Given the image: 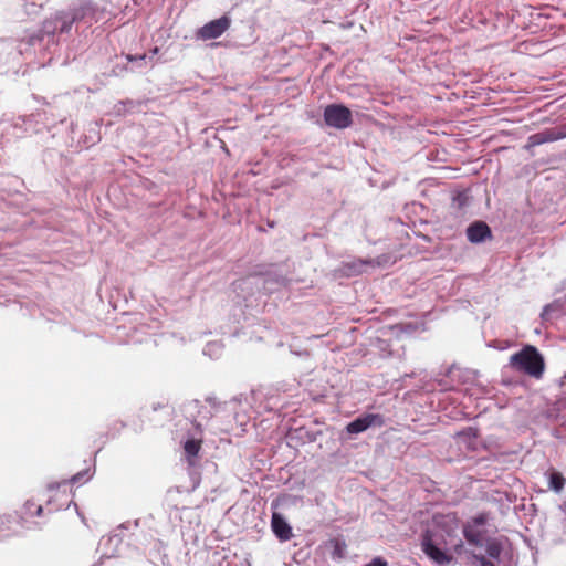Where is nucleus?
Returning <instances> with one entry per match:
<instances>
[{
	"label": "nucleus",
	"instance_id": "1",
	"mask_svg": "<svg viewBox=\"0 0 566 566\" xmlns=\"http://www.w3.org/2000/svg\"><path fill=\"white\" fill-rule=\"evenodd\" d=\"M510 365L513 369L536 379L542 378L545 369L542 355L532 345H526L520 352L513 354L510 357Z\"/></svg>",
	"mask_w": 566,
	"mask_h": 566
},
{
	"label": "nucleus",
	"instance_id": "2",
	"mask_svg": "<svg viewBox=\"0 0 566 566\" xmlns=\"http://www.w3.org/2000/svg\"><path fill=\"white\" fill-rule=\"evenodd\" d=\"M434 526L446 535L444 544L452 545L455 553L460 554L463 548L462 539L458 538L455 543H453L454 537H457V532L460 527V520L455 513H447V514H436L433 516Z\"/></svg>",
	"mask_w": 566,
	"mask_h": 566
},
{
	"label": "nucleus",
	"instance_id": "3",
	"mask_svg": "<svg viewBox=\"0 0 566 566\" xmlns=\"http://www.w3.org/2000/svg\"><path fill=\"white\" fill-rule=\"evenodd\" d=\"M490 520V514L486 512L479 513L478 515L471 517L463 524V535L469 544L482 547L483 541L486 535V530L484 526Z\"/></svg>",
	"mask_w": 566,
	"mask_h": 566
},
{
	"label": "nucleus",
	"instance_id": "4",
	"mask_svg": "<svg viewBox=\"0 0 566 566\" xmlns=\"http://www.w3.org/2000/svg\"><path fill=\"white\" fill-rule=\"evenodd\" d=\"M324 120L329 127L345 129L353 124L352 112L342 104H331L324 109Z\"/></svg>",
	"mask_w": 566,
	"mask_h": 566
},
{
	"label": "nucleus",
	"instance_id": "5",
	"mask_svg": "<svg viewBox=\"0 0 566 566\" xmlns=\"http://www.w3.org/2000/svg\"><path fill=\"white\" fill-rule=\"evenodd\" d=\"M231 27V19L222 15L202 25L196 31V38L201 41L214 40L220 38Z\"/></svg>",
	"mask_w": 566,
	"mask_h": 566
},
{
	"label": "nucleus",
	"instance_id": "6",
	"mask_svg": "<svg viewBox=\"0 0 566 566\" xmlns=\"http://www.w3.org/2000/svg\"><path fill=\"white\" fill-rule=\"evenodd\" d=\"M423 553L440 566H446L451 563V557L440 549L433 541V536L430 531H427L422 536L421 542Z\"/></svg>",
	"mask_w": 566,
	"mask_h": 566
},
{
	"label": "nucleus",
	"instance_id": "7",
	"mask_svg": "<svg viewBox=\"0 0 566 566\" xmlns=\"http://www.w3.org/2000/svg\"><path fill=\"white\" fill-rule=\"evenodd\" d=\"M385 423L381 415L378 413H368L364 417H359L354 421L349 422L346 427L347 432L349 433H360L371 426L381 427Z\"/></svg>",
	"mask_w": 566,
	"mask_h": 566
},
{
	"label": "nucleus",
	"instance_id": "8",
	"mask_svg": "<svg viewBox=\"0 0 566 566\" xmlns=\"http://www.w3.org/2000/svg\"><path fill=\"white\" fill-rule=\"evenodd\" d=\"M87 11H92V6L90 3L83 4L78 8L72 10L71 15L69 17L63 12V19L60 20L59 23V33L69 32L72 28V24L85 18Z\"/></svg>",
	"mask_w": 566,
	"mask_h": 566
},
{
	"label": "nucleus",
	"instance_id": "9",
	"mask_svg": "<svg viewBox=\"0 0 566 566\" xmlns=\"http://www.w3.org/2000/svg\"><path fill=\"white\" fill-rule=\"evenodd\" d=\"M468 240L472 243H479L492 237L490 227L483 221H475L467 229Z\"/></svg>",
	"mask_w": 566,
	"mask_h": 566
},
{
	"label": "nucleus",
	"instance_id": "10",
	"mask_svg": "<svg viewBox=\"0 0 566 566\" xmlns=\"http://www.w3.org/2000/svg\"><path fill=\"white\" fill-rule=\"evenodd\" d=\"M271 526L280 541H289L292 537V528L279 513H273Z\"/></svg>",
	"mask_w": 566,
	"mask_h": 566
},
{
	"label": "nucleus",
	"instance_id": "11",
	"mask_svg": "<svg viewBox=\"0 0 566 566\" xmlns=\"http://www.w3.org/2000/svg\"><path fill=\"white\" fill-rule=\"evenodd\" d=\"M379 265V262H376L371 259H357L347 263H344L343 269L348 275H359L366 271L367 266L375 268Z\"/></svg>",
	"mask_w": 566,
	"mask_h": 566
},
{
	"label": "nucleus",
	"instance_id": "12",
	"mask_svg": "<svg viewBox=\"0 0 566 566\" xmlns=\"http://www.w3.org/2000/svg\"><path fill=\"white\" fill-rule=\"evenodd\" d=\"M63 19V12H57L53 17L46 19L42 23L41 32L43 34L53 35L55 33H59V23L60 20Z\"/></svg>",
	"mask_w": 566,
	"mask_h": 566
},
{
	"label": "nucleus",
	"instance_id": "13",
	"mask_svg": "<svg viewBox=\"0 0 566 566\" xmlns=\"http://www.w3.org/2000/svg\"><path fill=\"white\" fill-rule=\"evenodd\" d=\"M328 546L332 547V557L333 559H342L345 557L346 543L340 538H332L327 543Z\"/></svg>",
	"mask_w": 566,
	"mask_h": 566
},
{
	"label": "nucleus",
	"instance_id": "14",
	"mask_svg": "<svg viewBox=\"0 0 566 566\" xmlns=\"http://www.w3.org/2000/svg\"><path fill=\"white\" fill-rule=\"evenodd\" d=\"M566 479L563 476V474L558 471H552L549 473V489L555 491L556 493H559L565 485Z\"/></svg>",
	"mask_w": 566,
	"mask_h": 566
},
{
	"label": "nucleus",
	"instance_id": "15",
	"mask_svg": "<svg viewBox=\"0 0 566 566\" xmlns=\"http://www.w3.org/2000/svg\"><path fill=\"white\" fill-rule=\"evenodd\" d=\"M202 441L197 439H189L184 444V450L188 458L197 457L200 452Z\"/></svg>",
	"mask_w": 566,
	"mask_h": 566
},
{
	"label": "nucleus",
	"instance_id": "16",
	"mask_svg": "<svg viewBox=\"0 0 566 566\" xmlns=\"http://www.w3.org/2000/svg\"><path fill=\"white\" fill-rule=\"evenodd\" d=\"M554 139H555V137L553 136L552 133H548V132L537 133V134L530 136L528 146H537V145L544 144L546 142H552Z\"/></svg>",
	"mask_w": 566,
	"mask_h": 566
},
{
	"label": "nucleus",
	"instance_id": "17",
	"mask_svg": "<svg viewBox=\"0 0 566 566\" xmlns=\"http://www.w3.org/2000/svg\"><path fill=\"white\" fill-rule=\"evenodd\" d=\"M43 512L42 505L38 504L36 502L29 500L24 504V514L27 516H41Z\"/></svg>",
	"mask_w": 566,
	"mask_h": 566
},
{
	"label": "nucleus",
	"instance_id": "18",
	"mask_svg": "<svg viewBox=\"0 0 566 566\" xmlns=\"http://www.w3.org/2000/svg\"><path fill=\"white\" fill-rule=\"evenodd\" d=\"M486 553L492 558H499V556L501 554V546H500V544L496 543V542H490L486 545Z\"/></svg>",
	"mask_w": 566,
	"mask_h": 566
},
{
	"label": "nucleus",
	"instance_id": "19",
	"mask_svg": "<svg viewBox=\"0 0 566 566\" xmlns=\"http://www.w3.org/2000/svg\"><path fill=\"white\" fill-rule=\"evenodd\" d=\"M473 557L480 563L481 566H495V564L492 560L485 558L482 555H473Z\"/></svg>",
	"mask_w": 566,
	"mask_h": 566
},
{
	"label": "nucleus",
	"instance_id": "20",
	"mask_svg": "<svg viewBox=\"0 0 566 566\" xmlns=\"http://www.w3.org/2000/svg\"><path fill=\"white\" fill-rule=\"evenodd\" d=\"M365 566H388V563L381 557H375L370 563Z\"/></svg>",
	"mask_w": 566,
	"mask_h": 566
},
{
	"label": "nucleus",
	"instance_id": "21",
	"mask_svg": "<svg viewBox=\"0 0 566 566\" xmlns=\"http://www.w3.org/2000/svg\"><path fill=\"white\" fill-rule=\"evenodd\" d=\"M127 61L129 62H133V61H137V60H145L146 59V55L143 54V55H132V54H128L126 56Z\"/></svg>",
	"mask_w": 566,
	"mask_h": 566
},
{
	"label": "nucleus",
	"instance_id": "22",
	"mask_svg": "<svg viewBox=\"0 0 566 566\" xmlns=\"http://www.w3.org/2000/svg\"><path fill=\"white\" fill-rule=\"evenodd\" d=\"M77 478H78V475H74V476H72V479L70 480V482H71L72 484H74V483L77 481Z\"/></svg>",
	"mask_w": 566,
	"mask_h": 566
},
{
	"label": "nucleus",
	"instance_id": "23",
	"mask_svg": "<svg viewBox=\"0 0 566 566\" xmlns=\"http://www.w3.org/2000/svg\"><path fill=\"white\" fill-rule=\"evenodd\" d=\"M153 52L156 54L158 52V48H155Z\"/></svg>",
	"mask_w": 566,
	"mask_h": 566
}]
</instances>
